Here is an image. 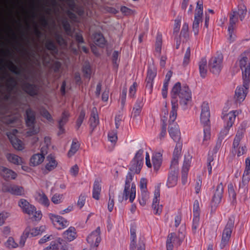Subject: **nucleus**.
<instances>
[{
    "mask_svg": "<svg viewBox=\"0 0 250 250\" xmlns=\"http://www.w3.org/2000/svg\"><path fill=\"white\" fill-rule=\"evenodd\" d=\"M162 162V154L161 152H156L153 154L152 156V163L154 168L158 170Z\"/></svg>",
    "mask_w": 250,
    "mask_h": 250,
    "instance_id": "obj_37",
    "label": "nucleus"
},
{
    "mask_svg": "<svg viewBox=\"0 0 250 250\" xmlns=\"http://www.w3.org/2000/svg\"><path fill=\"white\" fill-rule=\"evenodd\" d=\"M2 190L4 192H9L12 194L15 195L21 196L24 193L22 187L16 185H3Z\"/></svg>",
    "mask_w": 250,
    "mask_h": 250,
    "instance_id": "obj_25",
    "label": "nucleus"
},
{
    "mask_svg": "<svg viewBox=\"0 0 250 250\" xmlns=\"http://www.w3.org/2000/svg\"><path fill=\"white\" fill-rule=\"evenodd\" d=\"M69 116V113L67 111H64L62 113V118L59 122V128L60 129V131L59 132V135L61 134V133H63V129L62 128V126L67 122Z\"/></svg>",
    "mask_w": 250,
    "mask_h": 250,
    "instance_id": "obj_43",
    "label": "nucleus"
},
{
    "mask_svg": "<svg viewBox=\"0 0 250 250\" xmlns=\"http://www.w3.org/2000/svg\"><path fill=\"white\" fill-rule=\"evenodd\" d=\"M101 183V181L100 180L96 179L93 184L92 197L97 200L100 199V194L102 189Z\"/></svg>",
    "mask_w": 250,
    "mask_h": 250,
    "instance_id": "obj_35",
    "label": "nucleus"
},
{
    "mask_svg": "<svg viewBox=\"0 0 250 250\" xmlns=\"http://www.w3.org/2000/svg\"><path fill=\"white\" fill-rule=\"evenodd\" d=\"M25 122L29 128L27 132L28 135L32 136L39 132L40 127L35 125V113L31 108H28L26 111Z\"/></svg>",
    "mask_w": 250,
    "mask_h": 250,
    "instance_id": "obj_6",
    "label": "nucleus"
},
{
    "mask_svg": "<svg viewBox=\"0 0 250 250\" xmlns=\"http://www.w3.org/2000/svg\"><path fill=\"white\" fill-rule=\"evenodd\" d=\"M199 72L201 77L205 78L207 73V61L205 58H203L198 63Z\"/></svg>",
    "mask_w": 250,
    "mask_h": 250,
    "instance_id": "obj_39",
    "label": "nucleus"
},
{
    "mask_svg": "<svg viewBox=\"0 0 250 250\" xmlns=\"http://www.w3.org/2000/svg\"><path fill=\"white\" fill-rule=\"evenodd\" d=\"M100 233V228L98 227L87 236V241L90 245V250H96L101 241Z\"/></svg>",
    "mask_w": 250,
    "mask_h": 250,
    "instance_id": "obj_12",
    "label": "nucleus"
},
{
    "mask_svg": "<svg viewBox=\"0 0 250 250\" xmlns=\"http://www.w3.org/2000/svg\"><path fill=\"white\" fill-rule=\"evenodd\" d=\"M45 227L43 226L32 229L29 227L26 228L21 236L19 242L20 246L23 247L27 238L40 235L45 230Z\"/></svg>",
    "mask_w": 250,
    "mask_h": 250,
    "instance_id": "obj_8",
    "label": "nucleus"
},
{
    "mask_svg": "<svg viewBox=\"0 0 250 250\" xmlns=\"http://www.w3.org/2000/svg\"><path fill=\"white\" fill-rule=\"evenodd\" d=\"M89 123L90 127L92 129L91 131L94 130L99 123V117L97 112V109L95 107L93 108L92 109L91 116L89 119Z\"/></svg>",
    "mask_w": 250,
    "mask_h": 250,
    "instance_id": "obj_32",
    "label": "nucleus"
},
{
    "mask_svg": "<svg viewBox=\"0 0 250 250\" xmlns=\"http://www.w3.org/2000/svg\"><path fill=\"white\" fill-rule=\"evenodd\" d=\"M63 238L68 242L74 240L77 237V232L74 227H70L62 233Z\"/></svg>",
    "mask_w": 250,
    "mask_h": 250,
    "instance_id": "obj_28",
    "label": "nucleus"
},
{
    "mask_svg": "<svg viewBox=\"0 0 250 250\" xmlns=\"http://www.w3.org/2000/svg\"><path fill=\"white\" fill-rule=\"evenodd\" d=\"M134 174L129 171L127 173L126 176L125 186H128L129 187H131V184L134 183L133 182H132L133 178L134 177Z\"/></svg>",
    "mask_w": 250,
    "mask_h": 250,
    "instance_id": "obj_57",
    "label": "nucleus"
},
{
    "mask_svg": "<svg viewBox=\"0 0 250 250\" xmlns=\"http://www.w3.org/2000/svg\"><path fill=\"white\" fill-rule=\"evenodd\" d=\"M250 58V48L248 49L241 54L239 60V65L240 69L248 65L249 60Z\"/></svg>",
    "mask_w": 250,
    "mask_h": 250,
    "instance_id": "obj_31",
    "label": "nucleus"
},
{
    "mask_svg": "<svg viewBox=\"0 0 250 250\" xmlns=\"http://www.w3.org/2000/svg\"><path fill=\"white\" fill-rule=\"evenodd\" d=\"M62 25L63 29H64L65 31L66 32V33L68 35L70 34L71 30L70 25L69 22L67 20H64L62 21Z\"/></svg>",
    "mask_w": 250,
    "mask_h": 250,
    "instance_id": "obj_61",
    "label": "nucleus"
},
{
    "mask_svg": "<svg viewBox=\"0 0 250 250\" xmlns=\"http://www.w3.org/2000/svg\"><path fill=\"white\" fill-rule=\"evenodd\" d=\"M222 61L223 56L222 55L212 57L208 62L210 71L214 74H218L221 70Z\"/></svg>",
    "mask_w": 250,
    "mask_h": 250,
    "instance_id": "obj_16",
    "label": "nucleus"
},
{
    "mask_svg": "<svg viewBox=\"0 0 250 250\" xmlns=\"http://www.w3.org/2000/svg\"><path fill=\"white\" fill-rule=\"evenodd\" d=\"M184 235L182 233L178 235L175 233H171L168 235L167 240V250H172L174 246L180 245L183 240Z\"/></svg>",
    "mask_w": 250,
    "mask_h": 250,
    "instance_id": "obj_15",
    "label": "nucleus"
},
{
    "mask_svg": "<svg viewBox=\"0 0 250 250\" xmlns=\"http://www.w3.org/2000/svg\"><path fill=\"white\" fill-rule=\"evenodd\" d=\"M94 42L99 46H103L105 44V40L103 36L100 33H96L94 36Z\"/></svg>",
    "mask_w": 250,
    "mask_h": 250,
    "instance_id": "obj_48",
    "label": "nucleus"
},
{
    "mask_svg": "<svg viewBox=\"0 0 250 250\" xmlns=\"http://www.w3.org/2000/svg\"><path fill=\"white\" fill-rule=\"evenodd\" d=\"M243 179L250 180V158H246L245 160V168L243 175Z\"/></svg>",
    "mask_w": 250,
    "mask_h": 250,
    "instance_id": "obj_45",
    "label": "nucleus"
},
{
    "mask_svg": "<svg viewBox=\"0 0 250 250\" xmlns=\"http://www.w3.org/2000/svg\"><path fill=\"white\" fill-rule=\"evenodd\" d=\"M136 197V185L134 183L131 184V187L125 186L123 192V198L125 200L129 199L130 203H132Z\"/></svg>",
    "mask_w": 250,
    "mask_h": 250,
    "instance_id": "obj_19",
    "label": "nucleus"
},
{
    "mask_svg": "<svg viewBox=\"0 0 250 250\" xmlns=\"http://www.w3.org/2000/svg\"><path fill=\"white\" fill-rule=\"evenodd\" d=\"M193 215H200L199 203L197 200H195L193 207Z\"/></svg>",
    "mask_w": 250,
    "mask_h": 250,
    "instance_id": "obj_60",
    "label": "nucleus"
},
{
    "mask_svg": "<svg viewBox=\"0 0 250 250\" xmlns=\"http://www.w3.org/2000/svg\"><path fill=\"white\" fill-rule=\"evenodd\" d=\"M83 72L85 77L90 78L91 73V70L90 65L88 63H86L83 66Z\"/></svg>",
    "mask_w": 250,
    "mask_h": 250,
    "instance_id": "obj_58",
    "label": "nucleus"
},
{
    "mask_svg": "<svg viewBox=\"0 0 250 250\" xmlns=\"http://www.w3.org/2000/svg\"><path fill=\"white\" fill-rule=\"evenodd\" d=\"M247 10L245 5L240 4L238 6L237 9L232 10L229 15V24L228 27V32L229 36V39H233V33L234 30L236 27V23L238 21V18L241 21L244 19Z\"/></svg>",
    "mask_w": 250,
    "mask_h": 250,
    "instance_id": "obj_3",
    "label": "nucleus"
},
{
    "mask_svg": "<svg viewBox=\"0 0 250 250\" xmlns=\"http://www.w3.org/2000/svg\"><path fill=\"white\" fill-rule=\"evenodd\" d=\"M7 66L9 69L13 73L17 75H20L21 74V68L15 65L11 61L7 63Z\"/></svg>",
    "mask_w": 250,
    "mask_h": 250,
    "instance_id": "obj_51",
    "label": "nucleus"
},
{
    "mask_svg": "<svg viewBox=\"0 0 250 250\" xmlns=\"http://www.w3.org/2000/svg\"><path fill=\"white\" fill-rule=\"evenodd\" d=\"M143 106V98H140L137 100L135 106L133 109L132 114L134 116L136 117L140 114Z\"/></svg>",
    "mask_w": 250,
    "mask_h": 250,
    "instance_id": "obj_42",
    "label": "nucleus"
},
{
    "mask_svg": "<svg viewBox=\"0 0 250 250\" xmlns=\"http://www.w3.org/2000/svg\"><path fill=\"white\" fill-rule=\"evenodd\" d=\"M234 218L230 217L222 232V238L220 244L221 249H224L228 244L234 227Z\"/></svg>",
    "mask_w": 250,
    "mask_h": 250,
    "instance_id": "obj_7",
    "label": "nucleus"
},
{
    "mask_svg": "<svg viewBox=\"0 0 250 250\" xmlns=\"http://www.w3.org/2000/svg\"><path fill=\"white\" fill-rule=\"evenodd\" d=\"M21 87L25 92L31 96H36L38 94L39 88L36 84L24 81L22 83Z\"/></svg>",
    "mask_w": 250,
    "mask_h": 250,
    "instance_id": "obj_22",
    "label": "nucleus"
},
{
    "mask_svg": "<svg viewBox=\"0 0 250 250\" xmlns=\"http://www.w3.org/2000/svg\"><path fill=\"white\" fill-rule=\"evenodd\" d=\"M42 153H37L33 155L30 159V164L32 166H36L41 164L44 159V154L46 153V151L43 150V148H41Z\"/></svg>",
    "mask_w": 250,
    "mask_h": 250,
    "instance_id": "obj_27",
    "label": "nucleus"
},
{
    "mask_svg": "<svg viewBox=\"0 0 250 250\" xmlns=\"http://www.w3.org/2000/svg\"><path fill=\"white\" fill-rule=\"evenodd\" d=\"M0 173L5 180L14 179L17 175L13 171L3 167H0Z\"/></svg>",
    "mask_w": 250,
    "mask_h": 250,
    "instance_id": "obj_33",
    "label": "nucleus"
},
{
    "mask_svg": "<svg viewBox=\"0 0 250 250\" xmlns=\"http://www.w3.org/2000/svg\"><path fill=\"white\" fill-rule=\"evenodd\" d=\"M5 246L9 249H14L17 248L18 244L15 241L13 237H9L5 243Z\"/></svg>",
    "mask_w": 250,
    "mask_h": 250,
    "instance_id": "obj_53",
    "label": "nucleus"
},
{
    "mask_svg": "<svg viewBox=\"0 0 250 250\" xmlns=\"http://www.w3.org/2000/svg\"><path fill=\"white\" fill-rule=\"evenodd\" d=\"M47 163L45 165L44 169V173H47L48 172L54 169L57 166L58 163L55 158L51 155H49L47 157Z\"/></svg>",
    "mask_w": 250,
    "mask_h": 250,
    "instance_id": "obj_29",
    "label": "nucleus"
},
{
    "mask_svg": "<svg viewBox=\"0 0 250 250\" xmlns=\"http://www.w3.org/2000/svg\"><path fill=\"white\" fill-rule=\"evenodd\" d=\"M242 138V132L238 131L233 140L232 152L234 154H237V156L243 155L247 151L246 146L245 145H240V141Z\"/></svg>",
    "mask_w": 250,
    "mask_h": 250,
    "instance_id": "obj_10",
    "label": "nucleus"
},
{
    "mask_svg": "<svg viewBox=\"0 0 250 250\" xmlns=\"http://www.w3.org/2000/svg\"><path fill=\"white\" fill-rule=\"evenodd\" d=\"M228 193L231 204L232 205H235L237 203L236 194L233 186L231 183L228 185Z\"/></svg>",
    "mask_w": 250,
    "mask_h": 250,
    "instance_id": "obj_41",
    "label": "nucleus"
},
{
    "mask_svg": "<svg viewBox=\"0 0 250 250\" xmlns=\"http://www.w3.org/2000/svg\"><path fill=\"white\" fill-rule=\"evenodd\" d=\"M141 197L139 199V203L141 206H144L148 200L149 193L147 191H145V190H144V191H141Z\"/></svg>",
    "mask_w": 250,
    "mask_h": 250,
    "instance_id": "obj_49",
    "label": "nucleus"
},
{
    "mask_svg": "<svg viewBox=\"0 0 250 250\" xmlns=\"http://www.w3.org/2000/svg\"><path fill=\"white\" fill-rule=\"evenodd\" d=\"M200 215H193V223L192 226V229L193 230L195 231L199 226Z\"/></svg>",
    "mask_w": 250,
    "mask_h": 250,
    "instance_id": "obj_62",
    "label": "nucleus"
},
{
    "mask_svg": "<svg viewBox=\"0 0 250 250\" xmlns=\"http://www.w3.org/2000/svg\"><path fill=\"white\" fill-rule=\"evenodd\" d=\"M136 228L135 227H131L130 228V250H146L145 239L144 237H140L139 242L136 244Z\"/></svg>",
    "mask_w": 250,
    "mask_h": 250,
    "instance_id": "obj_11",
    "label": "nucleus"
},
{
    "mask_svg": "<svg viewBox=\"0 0 250 250\" xmlns=\"http://www.w3.org/2000/svg\"><path fill=\"white\" fill-rule=\"evenodd\" d=\"M162 44V37L161 35H158L156 37L155 42V51L160 55L161 52Z\"/></svg>",
    "mask_w": 250,
    "mask_h": 250,
    "instance_id": "obj_52",
    "label": "nucleus"
},
{
    "mask_svg": "<svg viewBox=\"0 0 250 250\" xmlns=\"http://www.w3.org/2000/svg\"><path fill=\"white\" fill-rule=\"evenodd\" d=\"M108 140L111 143H116L117 140V132L116 130H112L108 134Z\"/></svg>",
    "mask_w": 250,
    "mask_h": 250,
    "instance_id": "obj_56",
    "label": "nucleus"
},
{
    "mask_svg": "<svg viewBox=\"0 0 250 250\" xmlns=\"http://www.w3.org/2000/svg\"><path fill=\"white\" fill-rule=\"evenodd\" d=\"M19 206L21 208L22 211L35 221L40 220L42 217V213L41 211H36V208L29 204V203L24 199H21L19 202Z\"/></svg>",
    "mask_w": 250,
    "mask_h": 250,
    "instance_id": "obj_4",
    "label": "nucleus"
},
{
    "mask_svg": "<svg viewBox=\"0 0 250 250\" xmlns=\"http://www.w3.org/2000/svg\"><path fill=\"white\" fill-rule=\"evenodd\" d=\"M250 87V84L248 86H246L244 84L243 82V85L237 86L235 92L234 99L237 102H241L244 100L248 92V89Z\"/></svg>",
    "mask_w": 250,
    "mask_h": 250,
    "instance_id": "obj_20",
    "label": "nucleus"
},
{
    "mask_svg": "<svg viewBox=\"0 0 250 250\" xmlns=\"http://www.w3.org/2000/svg\"><path fill=\"white\" fill-rule=\"evenodd\" d=\"M48 216L54 225H59V227L58 228L59 229H63L68 227L69 225V222L66 219L61 216L52 213H50Z\"/></svg>",
    "mask_w": 250,
    "mask_h": 250,
    "instance_id": "obj_18",
    "label": "nucleus"
},
{
    "mask_svg": "<svg viewBox=\"0 0 250 250\" xmlns=\"http://www.w3.org/2000/svg\"><path fill=\"white\" fill-rule=\"evenodd\" d=\"M226 135H223V133H221V131L220 132L219 136L218 137V140L216 142V146H215V148L214 149V152L216 153L218 150L220 149L221 147L222 140L224 139V137Z\"/></svg>",
    "mask_w": 250,
    "mask_h": 250,
    "instance_id": "obj_55",
    "label": "nucleus"
},
{
    "mask_svg": "<svg viewBox=\"0 0 250 250\" xmlns=\"http://www.w3.org/2000/svg\"><path fill=\"white\" fill-rule=\"evenodd\" d=\"M59 249V244L56 242H52L50 246L47 247L43 250H57Z\"/></svg>",
    "mask_w": 250,
    "mask_h": 250,
    "instance_id": "obj_64",
    "label": "nucleus"
},
{
    "mask_svg": "<svg viewBox=\"0 0 250 250\" xmlns=\"http://www.w3.org/2000/svg\"><path fill=\"white\" fill-rule=\"evenodd\" d=\"M169 122L170 123L168 129L169 134L174 141H178L180 138V132L179 126L177 124L173 123L174 121H170L169 119Z\"/></svg>",
    "mask_w": 250,
    "mask_h": 250,
    "instance_id": "obj_24",
    "label": "nucleus"
},
{
    "mask_svg": "<svg viewBox=\"0 0 250 250\" xmlns=\"http://www.w3.org/2000/svg\"><path fill=\"white\" fill-rule=\"evenodd\" d=\"M144 151L143 149H139L135 154L133 159L130 163L129 172L133 174L140 173L143 165Z\"/></svg>",
    "mask_w": 250,
    "mask_h": 250,
    "instance_id": "obj_9",
    "label": "nucleus"
},
{
    "mask_svg": "<svg viewBox=\"0 0 250 250\" xmlns=\"http://www.w3.org/2000/svg\"><path fill=\"white\" fill-rule=\"evenodd\" d=\"M241 70L242 71V79L243 82H244V84L246 86H248V84L250 83V62H249L248 65L242 68Z\"/></svg>",
    "mask_w": 250,
    "mask_h": 250,
    "instance_id": "obj_34",
    "label": "nucleus"
},
{
    "mask_svg": "<svg viewBox=\"0 0 250 250\" xmlns=\"http://www.w3.org/2000/svg\"><path fill=\"white\" fill-rule=\"evenodd\" d=\"M85 117V112L83 110L81 111L79 116L77 120L76 125L78 128L81 125Z\"/></svg>",
    "mask_w": 250,
    "mask_h": 250,
    "instance_id": "obj_63",
    "label": "nucleus"
},
{
    "mask_svg": "<svg viewBox=\"0 0 250 250\" xmlns=\"http://www.w3.org/2000/svg\"><path fill=\"white\" fill-rule=\"evenodd\" d=\"M171 94L172 99L171 110L170 112V121L173 122L176 120L177 115V99H179L180 104L182 108L184 109H186L187 105L191 100V91L188 85H181L180 83L177 82L173 86Z\"/></svg>",
    "mask_w": 250,
    "mask_h": 250,
    "instance_id": "obj_1",
    "label": "nucleus"
},
{
    "mask_svg": "<svg viewBox=\"0 0 250 250\" xmlns=\"http://www.w3.org/2000/svg\"><path fill=\"white\" fill-rule=\"evenodd\" d=\"M36 200L40 204L48 206L49 205V201L44 193L42 191H38L35 195Z\"/></svg>",
    "mask_w": 250,
    "mask_h": 250,
    "instance_id": "obj_36",
    "label": "nucleus"
},
{
    "mask_svg": "<svg viewBox=\"0 0 250 250\" xmlns=\"http://www.w3.org/2000/svg\"><path fill=\"white\" fill-rule=\"evenodd\" d=\"M80 147V144L76 140H73L69 150L67 153V156L71 157L73 156L78 150Z\"/></svg>",
    "mask_w": 250,
    "mask_h": 250,
    "instance_id": "obj_44",
    "label": "nucleus"
},
{
    "mask_svg": "<svg viewBox=\"0 0 250 250\" xmlns=\"http://www.w3.org/2000/svg\"><path fill=\"white\" fill-rule=\"evenodd\" d=\"M207 168L208 170V174L210 175L212 172V168H216L218 166V160L214 157L213 155H211L210 153L208 154L207 159Z\"/></svg>",
    "mask_w": 250,
    "mask_h": 250,
    "instance_id": "obj_30",
    "label": "nucleus"
},
{
    "mask_svg": "<svg viewBox=\"0 0 250 250\" xmlns=\"http://www.w3.org/2000/svg\"><path fill=\"white\" fill-rule=\"evenodd\" d=\"M181 146H178V145L177 144L173 152V158L171 162L170 166L174 167L178 166V159L181 154Z\"/></svg>",
    "mask_w": 250,
    "mask_h": 250,
    "instance_id": "obj_38",
    "label": "nucleus"
},
{
    "mask_svg": "<svg viewBox=\"0 0 250 250\" xmlns=\"http://www.w3.org/2000/svg\"><path fill=\"white\" fill-rule=\"evenodd\" d=\"M160 201V188H157L155 190L154 198L153 199L152 208L155 214L160 215L162 211L163 206L159 205Z\"/></svg>",
    "mask_w": 250,
    "mask_h": 250,
    "instance_id": "obj_21",
    "label": "nucleus"
},
{
    "mask_svg": "<svg viewBox=\"0 0 250 250\" xmlns=\"http://www.w3.org/2000/svg\"><path fill=\"white\" fill-rule=\"evenodd\" d=\"M203 14V6L202 3L199 1L197 2V7L195 10L194 19L192 25V30L195 35H197L199 32V23Z\"/></svg>",
    "mask_w": 250,
    "mask_h": 250,
    "instance_id": "obj_13",
    "label": "nucleus"
},
{
    "mask_svg": "<svg viewBox=\"0 0 250 250\" xmlns=\"http://www.w3.org/2000/svg\"><path fill=\"white\" fill-rule=\"evenodd\" d=\"M249 181L242 179L239 185L238 193L242 195H246L248 192V184Z\"/></svg>",
    "mask_w": 250,
    "mask_h": 250,
    "instance_id": "obj_40",
    "label": "nucleus"
},
{
    "mask_svg": "<svg viewBox=\"0 0 250 250\" xmlns=\"http://www.w3.org/2000/svg\"><path fill=\"white\" fill-rule=\"evenodd\" d=\"M114 190L112 191L110 189L109 192V200H108V210L110 212H111L113 210V207L114 206Z\"/></svg>",
    "mask_w": 250,
    "mask_h": 250,
    "instance_id": "obj_50",
    "label": "nucleus"
},
{
    "mask_svg": "<svg viewBox=\"0 0 250 250\" xmlns=\"http://www.w3.org/2000/svg\"><path fill=\"white\" fill-rule=\"evenodd\" d=\"M54 37L57 42L60 45H65V41L63 38L62 35L58 32H56L54 34Z\"/></svg>",
    "mask_w": 250,
    "mask_h": 250,
    "instance_id": "obj_54",
    "label": "nucleus"
},
{
    "mask_svg": "<svg viewBox=\"0 0 250 250\" xmlns=\"http://www.w3.org/2000/svg\"><path fill=\"white\" fill-rule=\"evenodd\" d=\"M224 191V187L222 183L218 184L216 187L212 199V204L216 207L221 201Z\"/></svg>",
    "mask_w": 250,
    "mask_h": 250,
    "instance_id": "obj_26",
    "label": "nucleus"
},
{
    "mask_svg": "<svg viewBox=\"0 0 250 250\" xmlns=\"http://www.w3.org/2000/svg\"><path fill=\"white\" fill-rule=\"evenodd\" d=\"M46 48L52 52V53H56L58 52L57 47L53 41L47 40L45 43Z\"/></svg>",
    "mask_w": 250,
    "mask_h": 250,
    "instance_id": "obj_47",
    "label": "nucleus"
},
{
    "mask_svg": "<svg viewBox=\"0 0 250 250\" xmlns=\"http://www.w3.org/2000/svg\"><path fill=\"white\" fill-rule=\"evenodd\" d=\"M6 157L10 162L14 164L21 165L22 162L21 158L15 154H8Z\"/></svg>",
    "mask_w": 250,
    "mask_h": 250,
    "instance_id": "obj_46",
    "label": "nucleus"
},
{
    "mask_svg": "<svg viewBox=\"0 0 250 250\" xmlns=\"http://www.w3.org/2000/svg\"><path fill=\"white\" fill-rule=\"evenodd\" d=\"M170 172L168 176L167 186L168 188L173 187L177 184L178 168L177 167L170 166Z\"/></svg>",
    "mask_w": 250,
    "mask_h": 250,
    "instance_id": "obj_23",
    "label": "nucleus"
},
{
    "mask_svg": "<svg viewBox=\"0 0 250 250\" xmlns=\"http://www.w3.org/2000/svg\"><path fill=\"white\" fill-rule=\"evenodd\" d=\"M190 48L188 47L186 51V53L184 55V58L183 60V65L186 66L188 65V64L190 60Z\"/></svg>",
    "mask_w": 250,
    "mask_h": 250,
    "instance_id": "obj_59",
    "label": "nucleus"
},
{
    "mask_svg": "<svg viewBox=\"0 0 250 250\" xmlns=\"http://www.w3.org/2000/svg\"><path fill=\"white\" fill-rule=\"evenodd\" d=\"M210 111L208 104L206 102L202 103L201 105V113L200 121L203 126L204 137L202 145L207 146L211 137L210 126Z\"/></svg>",
    "mask_w": 250,
    "mask_h": 250,
    "instance_id": "obj_2",
    "label": "nucleus"
},
{
    "mask_svg": "<svg viewBox=\"0 0 250 250\" xmlns=\"http://www.w3.org/2000/svg\"><path fill=\"white\" fill-rule=\"evenodd\" d=\"M17 133V129H14L11 131L7 132L6 135L13 146L17 150H21L23 149V145L22 141L17 138L16 135Z\"/></svg>",
    "mask_w": 250,
    "mask_h": 250,
    "instance_id": "obj_17",
    "label": "nucleus"
},
{
    "mask_svg": "<svg viewBox=\"0 0 250 250\" xmlns=\"http://www.w3.org/2000/svg\"><path fill=\"white\" fill-rule=\"evenodd\" d=\"M156 74L157 70L154 66L153 65L149 66L146 79V90L148 94H151L152 91L153 80Z\"/></svg>",
    "mask_w": 250,
    "mask_h": 250,
    "instance_id": "obj_14",
    "label": "nucleus"
},
{
    "mask_svg": "<svg viewBox=\"0 0 250 250\" xmlns=\"http://www.w3.org/2000/svg\"><path fill=\"white\" fill-rule=\"evenodd\" d=\"M241 112L239 110H232L229 113L222 112V118L224 121V128L221 130L223 135H227L230 128L232 126L236 117Z\"/></svg>",
    "mask_w": 250,
    "mask_h": 250,
    "instance_id": "obj_5",
    "label": "nucleus"
}]
</instances>
